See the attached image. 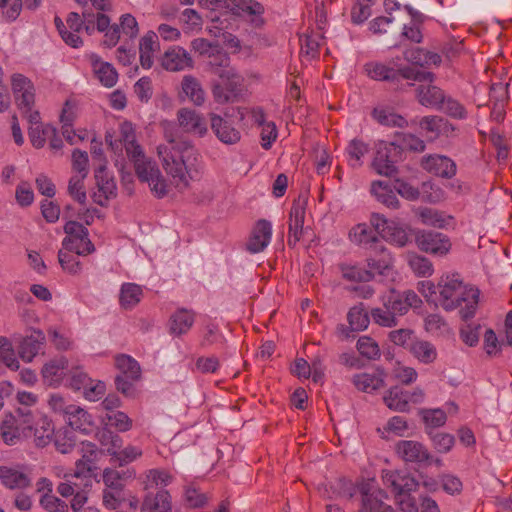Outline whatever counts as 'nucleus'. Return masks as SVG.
<instances>
[{"mask_svg":"<svg viewBox=\"0 0 512 512\" xmlns=\"http://www.w3.org/2000/svg\"><path fill=\"white\" fill-rule=\"evenodd\" d=\"M349 238L352 242L361 245L367 250L380 238L377 233L365 223L357 224L349 232Z\"/></svg>","mask_w":512,"mask_h":512,"instance_id":"nucleus-35","label":"nucleus"},{"mask_svg":"<svg viewBox=\"0 0 512 512\" xmlns=\"http://www.w3.org/2000/svg\"><path fill=\"white\" fill-rule=\"evenodd\" d=\"M371 193L377 198L379 202L388 208L398 209L400 206L399 200L392 189L383 181H374L371 184Z\"/></svg>","mask_w":512,"mask_h":512,"instance_id":"nucleus-40","label":"nucleus"},{"mask_svg":"<svg viewBox=\"0 0 512 512\" xmlns=\"http://www.w3.org/2000/svg\"><path fill=\"white\" fill-rule=\"evenodd\" d=\"M323 38L319 34L305 35L300 38L301 53L310 58H316L319 55L320 41Z\"/></svg>","mask_w":512,"mask_h":512,"instance_id":"nucleus-62","label":"nucleus"},{"mask_svg":"<svg viewBox=\"0 0 512 512\" xmlns=\"http://www.w3.org/2000/svg\"><path fill=\"white\" fill-rule=\"evenodd\" d=\"M207 58L210 71L218 77L227 76L229 73L235 71L230 67V57L228 53L220 49L218 45Z\"/></svg>","mask_w":512,"mask_h":512,"instance_id":"nucleus-30","label":"nucleus"},{"mask_svg":"<svg viewBox=\"0 0 512 512\" xmlns=\"http://www.w3.org/2000/svg\"><path fill=\"white\" fill-rule=\"evenodd\" d=\"M428 435L439 453L449 452L455 443L454 436L448 433L428 431Z\"/></svg>","mask_w":512,"mask_h":512,"instance_id":"nucleus-61","label":"nucleus"},{"mask_svg":"<svg viewBox=\"0 0 512 512\" xmlns=\"http://www.w3.org/2000/svg\"><path fill=\"white\" fill-rule=\"evenodd\" d=\"M93 73L105 87H113L118 80V73L112 64L102 61L96 54L89 56Z\"/></svg>","mask_w":512,"mask_h":512,"instance_id":"nucleus-22","label":"nucleus"},{"mask_svg":"<svg viewBox=\"0 0 512 512\" xmlns=\"http://www.w3.org/2000/svg\"><path fill=\"white\" fill-rule=\"evenodd\" d=\"M366 256L368 267L375 273L384 275L392 267L393 258L381 239L366 250Z\"/></svg>","mask_w":512,"mask_h":512,"instance_id":"nucleus-14","label":"nucleus"},{"mask_svg":"<svg viewBox=\"0 0 512 512\" xmlns=\"http://www.w3.org/2000/svg\"><path fill=\"white\" fill-rule=\"evenodd\" d=\"M371 116L379 124L388 127L403 128L408 125L407 120L400 114L395 113L390 107H376L372 110Z\"/></svg>","mask_w":512,"mask_h":512,"instance_id":"nucleus-32","label":"nucleus"},{"mask_svg":"<svg viewBox=\"0 0 512 512\" xmlns=\"http://www.w3.org/2000/svg\"><path fill=\"white\" fill-rule=\"evenodd\" d=\"M401 148V154L405 149L414 152H423L425 150V142L413 134L395 133V140Z\"/></svg>","mask_w":512,"mask_h":512,"instance_id":"nucleus-53","label":"nucleus"},{"mask_svg":"<svg viewBox=\"0 0 512 512\" xmlns=\"http://www.w3.org/2000/svg\"><path fill=\"white\" fill-rule=\"evenodd\" d=\"M342 276L348 281L354 282H368L374 277V271L372 269H364L354 265L342 264L340 266Z\"/></svg>","mask_w":512,"mask_h":512,"instance_id":"nucleus-49","label":"nucleus"},{"mask_svg":"<svg viewBox=\"0 0 512 512\" xmlns=\"http://www.w3.org/2000/svg\"><path fill=\"white\" fill-rule=\"evenodd\" d=\"M119 142L124 144L125 151L128 157L136 153L137 155H139V151L142 150L140 145L136 143L134 130L131 124L124 123L121 126V136Z\"/></svg>","mask_w":512,"mask_h":512,"instance_id":"nucleus-56","label":"nucleus"},{"mask_svg":"<svg viewBox=\"0 0 512 512\" xmlns=\"http://www.w3.org/2000/svg\"><path fill=\"white\" fill-rule=\"evenodd\" d=\"M383 401L391 410L399 412L409 410L408 392L404 391L400 386L391 387L384 395Z\"/></svg>","mask_w":512,"mask_h":512,"instance_id":"nucleus-37","label":"nucleus"},{"mask_svg":"<svg viewBox=\"0 0 512 512\" xmlns=\"http://www.w3.org/2000/svg\"><path fill=\"white\" fill-rule=\"evenodd\" d=\"M421 286V292L426 298L436 294L438 290L440 305L446 311L459 308L463 320L470 319L475 315L480 292L477 288L464 285L459 274L442 276L437 286L429 281L421 282Z\"/></svg>","mask_w":512,"mask_h":512,"instance_id":"nucleus-2","label":"nucleus"},{"mask_svg":"<svg viewBox=\"0 0 512 512\" xmlns=\"http://www.w3.org/2000/svg\"><path fill=\"white\" fill-rule=\"evenodd\" d=\"M419 216L425 225L437 228H445L453 219L452 216H446L443 212H439L431 208H422L419 211Z\"/></svg>","mask_w":512,"mask_h":512,"instance_id":"nucleus-48","label":"nucleus"},{"mask_svg":"<svg viewBox=\"0 0 512 512\" xmlns=\"http://www.w3.org/2000/svg\"><path fill=\"white\" fill-rule=\"evenodd\" d=\"M143 296L142 288L134 283H124L121 286L119 302L124 309H132L135 307Z\"/></svg>","mask_w":512,"mask_h":512,"instance_id":"nucleus-42","label":"nucleus"},{"mask_svg":"<svg viewBox=\"0 0 512 512\" xmlns=\"http://www.w3.org/2000/svg\"><path fill=\"white\" fill-rule=\"evenodd\" d=\"M401 159V148L397 142H380L377 146L372 168L379 175L392 177L397 173L395 163Z\"/></svg>","mask_w":512,"mask_h":512,"instance_id":"nucleus-7","label":"nucleus"},{"mask_svg":"<svg viewBox=\"0 0 512 512\" xmlns=\"http://www.w3.org/2000/svg\"><path fill=\"white\" fill-rule=\"evenodd\" d=\"M306 212V203L303 200L297 199L293 201L289 212V222H288V240L287 243L290 247H294L297 242H299L304 233L305 229L304 219Z\"/></svg>","mask_w":512,"mask_h":512,"instance_id":"nucleus-13","label":"nucleus"},{"mask_svg":"<svg viewBox=\"0 0 512 512\" xmlns=\"http://www.w3.org/2000/svg\"><path fill=\"white\" fill-rule=\"evenodd\" d=\"M195 321V312L180 308L169 319V332L175 336L186 334Z\"/></svg>","mask_w":512,"mask_h":512,"instance_id":"nucleus-26","label":"nucleus"},{"mask_svg":"<svg viewBox=\"0 0 512 512\" xmlns=\"http://www.w3.org/2000/svg\"><path fill=\"white\" fill-rule=\"evenodd\" d=\"M66 417L69 426L74 430L88 432L93 426L92 416L79 406H69Z\"/></svg>","mask_w":512,"mask_h":512,"instance_id":"nucleus-34","label":"nucleus"},{"mask_svg":"<svg viewBox=\"0 0 512 512\" xmlns=\"http://www.w3.org/2000/svg\"><path fill=\"white\" fill-rule=\"evenodd\" d=\"M45 336L40 330H35L31 335L22 339L18 346V353L22 360L30 362L39 353L44 344Z\"/></svg>","mask_w":512,"mask_h":512,"instance_id":"nucleus-25","label":"nucleus"},{"mask_svg":"<svg viewBox=\"0 0 512 512\" xmlns=\"http://www.w3.org/2000/svg\"><path fill=\"white\" fill-rule=\"evenodd\" d=\"M67 368L68 361L65 358L52 359L42 369L43 378L49 385L59 384Z\"/></svg>","mask_w":512,"mask_h":512,"instance_id":"nucleus-33","label":"nucleus"},{"mask_svg":"<svg viewBox=\"0 0 512 512\" xmlns=\"http://www.w3.org/2000/svg\"><path fill=\"white\" fill-rule=\"evenodd\" d=\"M421 413L427 433L443 426L447 419L445 412L441 409L423 410Z\"/></svg>","mask_w":512,"mask_h":512,"instance_id":"nucleus-58","label":"nucleus"},{"mask_svg":"<svg viewBox=\"0 0 512 512\" xmlns=\"http://www.w3.org/2000/svg\"><path fill=\"white\" fill-rule=\"evenodd\" d=\"M106 425L114 427L119 432H126L132 428V419L122 411H112L106 415Z\"/></svg>","mask_w":512,"mask_h":512,"instance_id":"nucleus-59","label":"nucleus"},{"mask_svg":"<svg viewBox=\"0 0 512 512\" xmlns=\"http://www.w3.org/2000/svg\"><path fill=\"white\" fill-rule=\"evenodd\" d=\"M382 479L384 485L395 493L400 512H419L411 492L416 491L420 483L413 476L399 471H384Z\"/></svg>","mask_w":512,"mask_h":512,"instance_id":"nucleus-3","label":"nucleus"},{"mask_svg":"<svg viewBox=\"0 0 512 512\" xmlns=\"http://www.w3.org/2000/svg\"><path fill=\"white\" fill-rule=\"evenodd\" d=\"M210 122L212 131L222 143L233 145L240 141L241 132L232 126L227 119L215 113H211Z\"/></svg>","mask_w":512,"mask_h":512,"instance_id":"nucleus-16","label":"nucleus"},{"mask_svg":"<svg viewBox=\"0 0 512 512\" xmlns=\"http://www.w3.org/2000/svg\"><path fill=\"white\" fill-rule=\"evenodd\" d=\"M161 66L167 71L176 72L186 68H193L194 61L183 47L173 46L162 55Z\"/></svg>","mask_w":512,"mask_h":512,"instance_id":"nucleus-15","label":"nucleus"},{"mask_svg":"<svg viewBox=\"0 0 512 512\" xmlns=\"http://www.w3.org/2000/svg\"><path fill=\"white\" fill-rule=\"evenodd\" d=\"M419 126L432 139L440 136L450 137L456 130L447 119L437 115L423 117L419 122Z\"/></svg>","mask_w":512,"mask_h":512,"instance_id":"nucleus-17","label":"nucleus"},{"mask_svg":"<svg viewBox=\"0 0 512 512\" xmlns=\"http://www.w3.org/2000/svg\"><path fill=\"white\" fill-rule=\"evenodd\" d=\"M179 126L187 133H195L203 136L207 132L206 123L203 117L195 110L181 108L177 112Z\"/></svg>","mask_w":512,"mask_h":512,"instance_id":"nucleus-18","label":"nucleus"},{"mask_svg":"<svg viewBox=\"0 0 512 512\" xmlns=\"http://www.w3.org/2000/svg\"><path fill=\"white\" fill-rule=\"evenodd\" d=\"M34 431V442L38 447H45L51 440L54 433V426L46 416H40L34 426H29Z\"/></svg>","mask_w":512,"mask_h":512,"instance_id":"nucleus-38","label":"nucleus"},{"mask_svg":"<svg viewBox=\"0 0 512 512\" xmlns=\"http://www.w3.org/2000/svg\"><path fill=\"white\" fill-rule=\"evenodd\" d=\"M0 480L10 490H24L32 486L30 471L25 466H0Z\"/></svg>","mask_w":512,"mask_h":512,"instance_id":"nucleus-11","label":"nucleus"},{"mask_svg":"<svg viewBox=\"0 0 512 512\" xmlns=\"http://www.w3.org/2000/svg\"><path fill=\"white\" fill-rule=\"evenodd\" d=\"M272 235L271 223L267 220H259L249 238L246 247L251 253H258L264 250V248L270 242Z\"/></svg>","mask_w":512,"mask_h":512,"instance_id":"nucleus-19","label":"nucleus"},{"mask_svg":"<svg viewBox=\"0 0 512 512\" xmlns=\"http://www.w3.org/2000/svg\"><path fill=\"white\" fill-rule=\"evenodd\" d=\"M404 59L412 64L424 67L430 65H439L441 56L438 53L431 52L422 48H412L404 51Z\"/></svg>","mask_w":512,"mask_h":512,"instance_id":"nucleus-31","label":"nucleus"},{"mask_svg":"<svg viewBox=\"0 0 512 512\" xmlns=\"http://www.w3.org/2000/svg\"><path fill=\"white\" fill-rule=\"evenodd\" d=\"M51 135H54V127L49 124L31 126L29 129L31 144L37 149L42 148Z\"/></svg>","mask_w":512,"mask_h":512,"instance_id":"nucleus-55","label":"nucleus"},{"mask_svg":"<svg viewBox=\"0 0 512 512\" xmlns=\"http://www.w3.org/2000/svg\"><path fill=\"white\" fill-rule=\"evenodd\" d=\"M115 366L123 375L131 380H139L141 377V368L138 362L129 355L119 354L115 356Z\"/></svg>","mask_w":512,"mask_h":512,"instance_id":"nucleus-41","label":"nucleus"},{"mask_svg":"<svg viewBox=\"0 0 512 512\" xmlns=\"http://www.w3.org/2000/svg\"><path fill=\"white\" fill-rule=\"evenodd\" d=\"M95 438L101 445L103 451L111 457L116 453V450L122 448L123 445L122 438L106 427L98 429Z\"/></svg>","mask_w":512,"mask_h":512,"instance_id":"nucleus-39","label":"nucleus"},{"mask_svg":"<svg viewBox=\"0 0 512 512\" xmlns=\"http://www.w3.org/2000/svg\"><path fill=\"white\" fill-rule=\"evenodd\" d=\"M164 137L168 145L157 148L163 167L177 187L187 188L189 181L199 176L200 154L190 142L178 135L172 125L165 127Z\"/></svg>","mask_w":512,"mask_h":512,"instance_id":"nucleus-1","label":"nucleus"},{"mask_svg":"<svg viewBox=\"0 0 512 512\" xmlns=\"http://www.w3.org/2000/svg\"><path fill=\"white\" fill-rule=\"evenodd\" d=\"M389 293L383 296V306L373 308L370 311V316L374 323L383 327H393L398 324V317L402 316L401 312L394 309V304L388 302Z\"/></svg>","mask_w":512,"mask_h":512,"instance_id":"nucleus-20","label":"nucleus"},{"mask_svg":"<svg viewBox=\"0 0 512 512\" xmlns=\"http://www.w3.org/2000/svg\"><path fill=\"white\" fill-rule=\"evenodd\" d=\"M39 504L47 512H69V505L54 494L41 495Z\"/></svg>","mask_w":512,"mask_h":512,"instance_id":"nucleus-64","label":"nucleus"},{"mask_svg":"<svg viewBox=\"0 0 512 512\" xmlns=\"http://www.w3.org/2000/svg\"><path fill=\"white\" fill-rule=\"evenodd\" d=\"M388 293V302H391L392 305L394 304V309L397 310V312H401L402 315L406 314L411 307L416 308L422 303L418 295L412 290L400 293L394 289H391Z\"/></svg>","mask_w":512,"mask_h":512,"instance_id":"nucleus-29","label":"nucleus"},{"mask_svg":"<svg viewBox=\"0 0 512 512\" xmlns=\"http://www.w3.org/2000/svg\"><path fill=\"white\" fill-rule=\"evenodd\" d=\"M395 81L400 79L413 80L419 83L433 82L435 75L432 72L420 71L413 67L395 69Z\"/></svg>","mask_w":512,"mask_h":512,"instance_id":"nucleus-50","label":"nucleus"},{"mask_svg":"<svg viewBox=\"0 0 512 512\" xmlns=\"http://www.w3.org/2000/svg\"><path fill=\"white\" fill-rule=\"evenodd\" d=\"M128 158L133 161L136 175L140 181L148 182L151 190L158 197H163L167 194V184L157 164L147 159L143 150L139 151V155L136 153Z\"/></svg>","mask_w":512,"mask_h":512,"instance_id":"nucleus-5","label":"nucleus"},{"mask_svg":"<svg viewBox=\"0 0 512 512\" xmlns=\"http://www.w3.org/2000/svg\"><path fill=\"white\" fill-rule=\"evenodd\" d=\"M352 383L359 391L366 393H371L384 386V380L382 377L369 373L355 374L352 377Z\"/></svg>","mask_w":512,"mask_h":512,"instance_id":"nucleus-45","label":"nucleus"},{"mask_svg":"<svg viewBox=\"0 0 512 512\" xmlns=\"http://www.w3.org/2000/svg\"><path fill=\"white\" fill-rule=\"evenodd\" d=\"M357 350L368 359H378L380 357V348L377 342L371 337L363 336L357 341Z\"/></svg>","mask_w":512,"mask_h":512,"instance_id":"nucleus-63","label":"nucleus"},{"mask_svg":"<svg viewBox=\"0 0 512 512\" xmlns=\"http://www.w3.org/2000/svg\"><path fill=\"white\" fill-rule=\"evenodd\" d=\"M420 166L423 170L438 177L450 179L456 174L455 162L447 156L429 154L422 157Z\"/></svg>","mask_w":512,"mask_h":512,"instance_id":"nucleus-12","label":"nucleus"},{"mask_svg":"<svg viewBox=\"0 0 512 512\" xmlns=\"http://www.w3.org/2000/svg\"><path fill=\"white\" fill-rule=\"evenodd\" d=\"M397 455L406 463L430 465L433 456L428 448L415 440H401L395 447Z\"/></svg>","mask_w":512,"mask_h":512,"instance_id":"nucleus-10","label":"nucleus"},{"mask_svg":"<svg viewBox=\"0 0 512 512\" xmlns=\"http://www.w3.org/2000/svg\"><path fill=\"white\" fill-rule=\"evenodd\" d=\"M349 156V163L352 167H359L362 165V157L369 152V146L362 140L353 139L346 148Z\"/></svg>","mask_w":512,"mask_h":512,"instance_id":"nucleus-52","label":"nucleus"},{"mask_svg":"<svg viewBox=\"0 0 512 512\" xmlns=\"http://www.w3.org/2000/svg\"><path fill=\"white\" fill-rule=\"evenodd\" d=\"M370 30L373 34L380 36L384 43L391 44L399 26L392 17L381 16L370 22Z\"/></svg>","mask_w":512,"mask_h":512,"instance_id":"nucleus-28","label":"nucleus"},{"mask_svg":"<svg viewBox=\"0 0 512 512\" xmlns=\"http://www.w3.org/2000/svg\"><path fill=\"white\" fill-rule=\"evenodd\" d=\"M370 317L363 303H359L350 308L347 314V320L352 331H362L366 329L369 325Z\"/></svg>","mask_w":512,"mask_h":512,"instance_id":"nucleus-46","label":"nucleus"},{"mask_svg":"<svg viewBox=\"0 0 512 512\" xmlns=\"http://www.w3.org/2000/svg\"><path fill=\"white\" fill-rule=\"evenodd\" d=\"M415 242L421 251L439 256L446 255L451 249L450 239L435 231H417Z\"/></svg>","mask_w":512,"mask_h":512,"instance_id":"nucleus-9","label":"nucleus"},{"mask_svg":"<svg viewBox=\"0 0 512 512\" xmlns=\"http://www.w3.org/2000/svg\"><path fill=\"white\" fill-rule=\"evenodd\" d=\"M1 437L6 444L12 445L19 438V428L16 418L11 415H5L0 426Z\"/></svg>","mask_w":512,"mask_h":512,"instance_id":"nucleus-51","label":"nucleus"},{"mask_svg":"<svg viewBox=\"0 0 512 512\" xmlns=\"http://www.w3.org/2000/svg\"><path fill=\"white\" fill-rule=\"evenodd\" d=\"M182 92L189 98V100L196 106H202L205 102V91L202 88L200 81L192 76L185 75L181 82Z\"/></svg>","mask_w":512,"mask_h":512,"instance_id":"nucleus-36","label":"nucleus"},{"mask_svg":"<svg viewBox=\"0 0 512 512\" xmlns=\"http://www.w3.org/2000/svg\"><path fill=\"white\" fill-rule=\"evenodd\" d=\"M219 78L223 83H216L212 86L214 100L219 104L235 102L242 92V77L234 71Z\"/></svg>","mask_w":512,"mask_h":512,"instance_id":"nucleus-8","label":"nucleus"},{"mask_svg":"<svg viewBox=\"0 0 512 512\" xmlns=\"http://www.w3.org/2000/svg\"><path fill=\"white\" fill-rule=\"evenodd\" d=\"M66 237L62 241L63 247L77 255H88L94 252V244L89 239L88 229L77 221H67L64 225Z\"/></svg>","mask_w":512,"mask_h":512,"instance_id":"nucleus-6","label":"nucleus"},{"mask_svg":"<svg viewBox=\"0 0 512 512\" xmlns=\"http://www.w3.org/2000/svg\"><path fill=\"white\" fill-rule=\"evenodd\" d=\"M416 97L423 106L439 108L445 100V93L442 89L433 85L432 82H424L416 88Z\"/></svg>","mask_w":512,"mask_h":512,"instance_id":"nucleus-24","label":"nucleus"},{"mask_svg":"<svg viewBox=\"0 0 512 512\" xmlns=\"http://www.w3.org/2000/svg\"><path fill=\"white\" fill-rule=\"evenodd\" d=\"M142 512H172V499L167 490L148 493L141 504Z\"/></svg>","mask_w":512,"mask_h":512,"instance_id":"nucleus-23","label":"nucleus"},{"mask_svg":"<svg viewBox=\"0 0 512 512\" xmlns=\"http://www.w3.org/2000/svg\"><path fill=\"white\" fill-rule=\"evenodd\" d=\"M382 237L399 247L405 246L410 241V236L406 229L394 223H391Z\"/></svg>","mask_w":512,"mask_h":512,"instance_id":"nucleus-60","label":"nucleus"},{"mask_svg":"<svg viewBox=\"0 0 512 512\" xmlns=\"http://www.w3.org/2000/svg\"><path fill=\"white\" fill-rule=\"evenodd\" d=\"M361 494L363 505L365 509H369L370 512H395L392 506L383 502L384 499L388 498L384 490L376 489L371 491L367 484L362 486Z\"/></svg>","mask_w":512,"mask_h":512,"instance_id":"nucleus-21","label":"nucleus"},{"mask_svg":"<svg viewBox=\"0 0 512 512\" xmlns=\"http://www.w3.org/2000/svg\"><path fill=\"white\" fill-rule=\"evenodd\" d=\"M409 351L416 359L424 364L433 363L437 358L435 346L425 340L416 339Z\"/></svg>","mask_w":512,"mask_h":512,"instance_id":"nucleus-43","label":"nucleus"},{"mask_svg":"<svg viewBox=\"0 0 512 512\" xmlns=\"http://www.w3.org/2000/svg\"><path fill=\"white\" fill-rule=\"evenodd\" d=\"M102 477L106 489L122 492L125 481L129 478H133V474L129 471L120 472L114 468H105Z\"/></svg>","mask_w":512,"mask_h":512,"instance_id":"nucleus-44","label":"nucleus"},{"mask_svg":"<svg viewBox=\"0 0 512 512\" xmlns=\"http://www.w3.org/2000/svg\"><path fill=\"white\" fill-rule=\"evenodd\" d=\"M87 176L83 175H73L68 183V194L79 204L86 203V189L84 186V179Z\"/></svg>","mask_w":512,"mask_h":512,"instance_id":"nucleus-57","label":"nucleus"},{"mask_svg":"<svg viewBox=\"0 0 512 512\" xmlns=\"http://www.w3.org/2000/svg\"><path fill=\"white\" fill-rule=\"evenodd\" d=\"M12 90L19 109L27 117L31 126L42 125L38 111H32L35 101V89L32 82L22 74L12 77Z\"/></svg>","mask_w":512,"mask_h":512,"instance_id":"nucleus-4","label":"nucleus"},{"mask_svg":"<svg viewBox=\"0 0 512 512\" xmlns=\"http://www.w3.org/2000/svg\"><path fill=\"white\" fill-rule=\"evenodd\" d=\"M408 264L412 271L421 277L431 276L433 273V265L429 259L415 253L408 255Z\"/></svg>","mask_w":512,"mask_h":512,"instance_id":"nucleus-54","label":"nucleus"},{"mask_svg":"<svg viewBox=\"0 0 512 512\" xmlns=\"http://www.w3.org/2000/svg\"><path fill=\"white\" fill-rule=\"evenodd\" d=\"M158 35L153 32H147L139 43L140 63L144 69H150L153 65V54L159 50Z\"/></svg>","mask_w":512,"mask_h":512,"instance_id":"nucleus-27","label":"nucleus"},{"mask_svg":"<svg viewBox=\"0 0 512 512\" xmlns=\"http://www.w3.org/2000/svg\"><path fill=\"white\" fill-rule=\"evenodd\" d=\"M364 71L373 80L395 81V69L379 62H369L364 65Z\"/></svg>","mask_w":512,"mask_h":512,"instance_id":"nucleus-47","label":"nucleus"}]
</instances>
